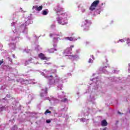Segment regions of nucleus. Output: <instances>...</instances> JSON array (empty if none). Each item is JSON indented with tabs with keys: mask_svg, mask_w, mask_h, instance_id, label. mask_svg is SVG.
<instances>
[{
	"mask_svg": "<svg viewBox=\"0 0 130 130\" xmlns=\"http://www.w3.org/2000/svg\"><path fill=\"white\" fill-rule=\"evenodd\" d=\"M47 74H49V71H46V73H43L42 75H43L46 79H48L49 85H54L55 84V80L52 78V76H47Z\"/></svg>",
	"mask_w": 130,
	"mask_h": 130,
	"instance_id": "1",
	"label": "nucleus"
},
{
	"mask_svg": "<svg viewBox=\"0 0 130 130\" xmlns=\"http://www.w3.org/2000/svg\"><path fill=\"white\" fill-rule=\"evenodd\" d=\"M99 0H96L93 2L89 8L90 11H94V10H95V8H96V7H97V6H98L99 4Z\"/></svg>",
	"mask_w": 130,
	"mask_h": 130,
	"instance_id": "2",
	"label": "nucleus"
},
{
	"mask_svg": "<svg viewBox=\"0 0 130 130\" xmlns=\"http://www.w3.org/2000/svg\"><path fill=\"white\" fill-rule=\"evenodd\" d=\"M57 21L58 24H60L61 25H67V24H68L66 18H57Z\"/></svg>",
	"mask_w": 130,
	"mask_h": 130,
	"instance_id": "3",
	"label": "nucleus"
},
{
	"mask_svg": "<svg viewBox=\"0 0 130 130\" xmlns=\"http://www.w3.org/2000/svg\"><path fill=\"white\" fill-rule=\"evenodd\" d=\"M39 57H40V58H41V59L43 60H47L48 59V58L46 57H45V55H44L42 53H41L39 54Z\"/></svg>",
	"mask_w": 130,
	"mask_h": 130,
	"instance_id": "4",
	"label": "nucleus"
},
{
	"mask_svg": "<svg viewBox=\"0 0 130 130\" xmlns=\"http://www.w3.org/2000/svg\"><path fill=\"white\" fill-rule=\"evenodd\" d=\"M47 94V89H42V93L40 94L41 97H45V96H46V94Z\"/></svg>",
	"mask_w": 130,
	"mask_h": 130,
	"instance_id": "5",
	"label": "nucleus"
},
{
	"mask_svg": "<svg viewBox=\"0 0 130 130\" xmlns=\"http://www.w3.org/2000/svg\"><path fill=\"white\" fill-rule=\"evenodd\" d=\"M43 6H41L40 7H38V6H33L32 10H34L35 9L36 11H41L42 10Z\"/></svg>",
	"mask_w": 130,
	"mask_h": 130,
	"instance_id": "6",
	"label": "nucleus"
},
{
	"mask_svg": "<svg viewBox=\"0 0 130 130\" xmlns=\"http://www.w3.org/2000/svg\"><path fill=\"white\" fill-rule=\"evenodd\" d=\"M71 51H72V48H69L67 49L66 50H65V51L64 52V54H71Z\"/></svg>",
	"mask_w": 130,
	"mask_h": 130,
	"instance_id": "7",
	"label": "nucleus"
},
{
	"mask_svg": "<svg viewBox=\"0 0 130 130\" xmlns=\"http://www.w3.org/2000/svg\"><path fill=\"white\" fill-rule=\"evenodd\" d=\"M55 11H56V13H57V14H58V13H59V12H61V11H62V8H61L59 6H57L55 9Z\"/></svg>",
	"mask_w": 130,
	"mask_h": 130,
	"instance_id": "8",
	"label": "nucleus"
},
{
	"mask_svg": "<svg viewBox=\"0 0 130 130\" xmlns=\"http://www.w3.org/2000/svg\"><path fill=\"white\" fill-rule=\"evenodd\" d=\"M102 126H106L107 125V121H106L105 120H103L102 121Z\"/></svg>",
	"mask_w": 130,
	"mask_h": 130,
	"instance_id": "9",
	"label": "nucleus"
},
{
	"mask_svg": "<svg viewBox=\"0 0 130 130\" xmlns=\"http://www.w3.org/2000/svg\"><path fill=\"white\" fill-rule=\"evenodd\" d=\"M66 39L70 40V41H75V40H77V39H74L73 37H67Z\"/></svg>",
	"mask_w": 130,
	"mask_h": 130,
	"instance_id": "10",
	"label": "nucleus"
},
{
	"mask_svg": "<svg viewBox=\"0 0 130 130\" xmlns=\"http://www.w3.org/2000/svg\"><path fill=\"white\" fill-rule=\"evenodd\" d=\"M54 50L56 51V49H51L49 50V52L50 53H53V52H54Z\"/></svg>",
	"mask_w": 130,
	"mask_h": 130,
	"instance_id": "11",
	"label": "nucleus"
},
{
	"mask_svg": "<svg viewBox=\"0 0 130 130\" xmlns=\"http://www.w3.org/2000/svg\"><path fill=\"white\" fill-rule=\"evenodd\" d=\"M10 46L12 49H14V48L16 47V45H15V44H11L10 45Z\"/></svg>",
	"mask_w": 130,
	"mask_h": 130,
	"instance_id": "12",
	"label": "nucleus"
},
{
	"mask_svg": "<svg viewBox=\"0 0 130 130\" xmlns=\"http://www.w3.org/2000/svg\"><path fill=\"white\" fill-rule=\"evenodd\" d=\"M76 56H74V55H70L69 56V58H71V59H75L76 58Z\"/></svg>",
	"mask_w": 130,
	"mask_h": 130,
	"instance_id": "13",
	"label": "nucleus"
},
{
	"mask_svg": "<svg viewBox=\"0 0 130 130\" xmlns=\"http://www.w3.org/2000/svg\"><path fill=\"white\" fill-rule=\"evenodd\" d=\"M61 102H68V99L65 98L61 100Z\"/></svg>",
	"mask_w": 130,
	"mask_h": 130,
	"instance_id": "14",
	"label": "nucleus"
},
{
	"mask_svg": "<svg viewBox=\"0 0 130 130\" xmlns=\"http://www.w3.org/2000/svg\"><path fill=\"white\" fill-rule=\"evenodd\" d=\"M43 15H44V16H46V15H47L48 13H47V11L44 10V11H43Z\"/></svg>",
	"mask_w": 130,
	"mask_h": 130,
	"instance_id": "15",
	"label": "nucleus"
},
{
	"mask_svg": "<svg viewBox=\"0 0 130 130\" xmlns=\"http://www.w3.org/2000/svg\"><path fill=\"white\" fill-rule=\"evenodd\" d=\"M47 113H51V111L48 110H47L45 112V114H47Z\"/></svg>",
	"mask_w": 130,
	"mask_h": 130,
	"instance_id": "16",
	"label": "nucleus"
},
{
	"mask_svg": "<svg viewBox=\"0 0 130 130\" xmlns=\"http://www.w3.org/2000/svg\"><path fill=\"white\" fill-rule=\"evenodd\" d=\"M17 125H14V126L12 127L11 130H17Z\"/></svg>",
	"mask_w": 130,
	"mask_h": 130,
	"instance_id": "17",
	"label": "nucleus"
},
{
	"mask_svg": "<svg viewBox=\"0 0 130 130\" xmlns=\"http://www.w3.org/2000/svg\"><path fill=\"white\" fill-rule=\"evenodd\" d=\"M127 44H128V45H130V40L129 39L127 40Z\"/></svg>",
	"mask_w": 130,
	"mask_h": 130,
	"instance_id": "18",
	"label": "nucleus"
},
{
	"mask_svg": "<svg viewBox=\"0 0 130 130\" xmlns=\"http://www.w3.org/2000/svg\"><path fill=\"white\" fill-rule=\"evenodd\" d=\"M4 63V59L0 60V66H2V64Z\"/></svg>",
	"mask_w": 130,
	"mask_h": 130,
	"instance_id": "19",
	"label": "nucleus"
},
{
	"mask_svg": "<svg viewBox=\"0 0 130 130\" xmlns=\"http://www.w3.org/2000/svg\"><path fill=\"white\" fill-rule=\"evenodd\" d=\"M46 122L47 123H50L51 122V121L50 119L47 120Z\"/></svg>",
	"mask_w": 130,
	"mask_h": 130,
	"instance_id": "20",
	"label": "nucleus"
},
{
	"mask_svg": "<svg viewBox=\"0 0 130 130\" xmlns=\"http://www.w3.org/2000/svg\"><path fill=\"white\" fill-rule=\"evenodd\" d=\"M51 28L52 29H53V28H55V25L53 24V25H51Z\"/></svg>",
	"mask_w": 130,
	"mask_h": 130,
	"instance_id": "21",
	"label": "nucleus"
},
{
	"mask_svg": "<svg viewBox=\"0 0 130 130\" xmlns=\"http://www.w3.org/2000/svg\"><path fill=\"white\" fill-rule=\"evenodd\" d=\"M53 42L56 43L57 42V38H54Z\"/></svg>",
	"mask_w": 130,
	"mask_h": 130,
	"instance_id": "22",
	"label": "nucleus"
},
{
	"mask_svg": "<svg viewBox=\"0 0 130 130\" xmlns=\"http://www.w3.org/2000/svg\"><path fill=\"white\" fill-rule=\"evenodd\" d=\"M81 121H85L86 119L85 118H81L80 119Z\"/></svg>",
	"mask_w": 130,
	"mask_h": 130,
	"instance_id": "23",
	"label": "nucleus"
},
{
	"mask_svg": "<svg viewBox=\"0 0 130 130\" xmlns=\"http://www.w3.org/2000/svg\"><path fill=\"white\" fill-rule=\"evenodd\" d=\"M61 87H62V85H60L58 86V88H60V90H61Z\"/></svg>",
	"mask_w": 130,
	"mask_h": 130,
	"instance_id": "24",
	"label": "nucleus"
},
{
	"mask_svg": "<svg viewBox=\"0 0 130 130\" xmlns=\"http://www.w3.org/2000/svg\"><path fill=\"white\" fill-rule=\"evenodd\" d=\"M7 59H8V60H9V61H10V62H12V59H11V58L8 57Z\"/></svg>",
	"mask_w": 130,
	"mask_h": 130,
	"instance_id": "25",
	"label": "nucleus"
},
{
	"mask_svg": "<svg viewBox=\"0 0 130 130\" xmlns=\"http://www.w3.org/2000/svg\"><path fill=\"white\" fill-rule=\"evenodd\" d=\"M21 29H25V25H22L21 26Z\"/></svg>",
	"mask_w": 130,
	"mask_h": 130,
	"instance_id": "26",
	"label": "nucleus"
},
{
	"mask_svg": "<svg viewBox=\"0 0 130 130\" xmlns=\"http://www.w3.org/2000/svg\"><path fill=\"white\" fill-rule=\"evenodd\" d=\"M86 24H88V20H85V25H86Z\"/></svg>",
	"mask_w": 130,
	"mask_h": 130,
	"instance_id": "27",
	"label": "nucleus"
},
{
	"mask_svg": "<svg viewBox=\"0 0 130 130\" xmlns=\"http://www.w3.org/2000/svg\"><path fill=\"white\" fill-rule=\"evenodd\" d=\"M88 62H92V59L90 58L88 61Z\"/></svg>",
	"mask_w": 130,
	"mask_h": 130,
	"instance_id": "28",
	"label": "nucleus"
},
{
	"mask_svg": "<svg viewBox=\"0 0 130 130\" xmlns=\"http://www.w3.org/2000/svg\"><path fill=\"white\" fill-rule=\"evenodd\" d=\"M27 64H29V62L28 61L25 62V66H27Z\"/></svg>",
	"mask_w": 130,
	"mask_h": 130,
	"instance_id": "29",
	"label": "nucleus"
},
{
	"mask_svg": "<svg viewBox=\"0 0 130 130\" xmlns=\"http://www.w3.org/2000/svg\"><path fill=\"white\" fill-rule=\"evenodd\" d=\"M118 114H122V113H121L120 112L118 111Z\"/></svg>",
	"mask_w": 130,
	"mask_h": 130,
	"instance_id": "30",
	"label": "nucleus"
},
{
	"mask_svg": "<svg viewBox=\"0 0 130 130\" xmlns=\"http://www.w3.org/2000/svg\"><path fill=\"white\" fill-rule=\"evenodd\" d=\"M53 35L52 34H50V37H52V36H53Z\"/></svg>",
	"mask_w": 130,
	"mask_h": 130,
	"instance_id": "31",
	"label": "nucleus"
},
{
	"mask_svg": "<svg viewBox=\"0 0 130 130\" xmlns=\"http://www.w3.org/2000/svg\"><path fill=\"white\" fill-rule=\"evenodd\" d=\"M85 11H86L85 9H83L82 11V13H84V12H85Z\"/></svg>",
	"mask_w": 130,
	"mask_h": 130,
	"instance_id": "32",
	"label": "nucleus"
},
{
	"mask_svg": "<svg viewBox=\"0 0 130 130\" xmlns=\"http://www.w3.org/2000/svg\"><path fill=\"white\" fill-rule=\"evenodd\" d=\"M13 25H15V22H13V23H11L12 26H13Z\"/></svg>",
	"mask_w": 130,
	"mask_h": 130,
	"instance_id": "33",
	"label": "nucleus"
},
{
	"mask_svg": "<svg viewBox=\"0 0 130 130\" xmlns=\"http://www.w3.org/2000/svg\"><path fill=\"white\" fill-rule=\"evenodd\" d=\"M103 130H107V127H105Z\"/></svg>",
	"mask_w": 130,
	"mask_h": 130,
	"instance_id": "34",
	"label": "nucleus"
},
{
	"mask_svg": "<svg viewBox=\"0 0 130 130\" xmlns=\"http://www.w3.org/2000/svg\"><path fill=\"white\" fill-rule=\"evenodd\" d=\"M53 46H54V47H56V44H54Z\"/></svg>",
	"mask_w": 130,
	"mask_h": 130,
	"instance_id": "35",
	"label": "nucleus"
},
{
	"mask_svg": "<svg viewBox=\"0 0 130 130\" xmlns=\"http://www.w3.org/2000/svg\"><path fill=\"white\" fill-rule=\"evenodd\" d=\"M120 41H121V42H123V40L121 39V40H120Z\"/></svg>",
	"mask_w": 130,
	"mask_h": 130,
	"instance_id": "36",
	"label": "nucleus"
},
{
	"mask_svg": "<svg viewBox=\"0 0 130 130\" xmlns=\"http://www.w3.org/2000/svg\"><path fill=\"white\" fill-rule=\"evenodd\" d=\"M3 111V108H0V111Z\"/></svg>",
	"mask_w": 130,
	"mask_h": 130,
	"instance_id": "37",
	"label": "nucleus"
},
{
	"mask_svg": "<svg viewBox=\"0 0 130 130\" xmlns=\"http://www.w3.org/2000/svg\"><path fill=\"white\" fill-rule=\"evenodd\" d=\"M73 47H74V45L71 46V47H70V48H73Z\"/></svg>",
	"mask_w": 130,
	"mask_h": 130,
	"instance_id": "38",
	"label": "nucleus"
},
{
	"mask_svg": "<svg viewBox=\"0 0 130 130\" xmlns=\"http://www.w3.org/2000/svg\"><path fill=\"white\" fill-rule=\"evenodd\" d=\"M13 57L15 58V54H13Z\"/></svg>",
	"mask_w": 130,
	"mask_h": 130,
	"instance_id": "39",
	"label": "nucleus"
},
{
	"mask_svg": "<svg viewBox=\"0 0 130 130\" xmlns=\"http://www.w3.org/2000/svg\"><path fill=\"white\" fill-rule=\"evenodd\" d=\"M128 71H130V68H129V69H128Z\"/></svg>",
	"mask_w": 130,
	"mask_h": 130,
	"instance_id": "40",
	"label": "nucleus"
},
{
	"mask_svg": "<svg viewBox=\"0 0 130 130\" xmlns=\"http://www.w3.org/2000/svg\"><path fill=\"white\" fill-rule=\"evenodd\" d=\"M92 58L94 59V57L92 56Z\"/></svg>",
	"mask_w": 130,
	"mask_h": 130,
	"instance_id": "41",
	"label": "nucleus"
},
{
	"mask_svg": "<svg viewBox=\"0 0 130 130\" xmlns=\"http://www.w3.org/2000/svg\"><path fill=\"white\" fill-rule=\"evenodd\" d=\"M90 80L93 81V79H91Z\"/></svg>",
	"mask_w": 130,
	"mask_h": 130,
	"instance_id": "42",
	"label": "nucleus"
},
{
	"mask_svg": "<svg viewBox=\"0 0 130 130\" xmlns=\"http://www.w3.org/2000/svg\"><path fill=\"white\" fill-rule=\"evenodd\" d=\"M129 67H130V64H128Z\"/></svg>",
	"mask_w": 130,
	"mask_h": 130,
	"instance_id": "43",
	"label": "nucleus"
},
{
	"mask_svg": "<svg viewBox=\"0 0 130 130\" xmlns=\"http://www.w3.org/2000/svg\"><path fill=\"white\" fill-rule=\"evenodd\" d=\"M66 55V56H68V55Z\"/></svg>",
	"mask_w": 130,
	"mask_h": 130,
	"instance_id": "44",
	"label": "nucleus"
},
{
	"mask_svg": "<svg viewBox=\"0 0 130 130\" xmlns=\"http://www.w3.org/2000/svg\"><path fill=\"white\" fill-rule=\"evenodd\" d=\"M50 64V63H48V64Z\"/></svg>",
	"mask_w": 130,
	"mask_h": 130,
	"instance_id": "45",
	"label": "nucleus"
}]
</instances>
